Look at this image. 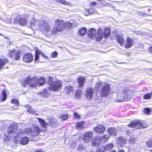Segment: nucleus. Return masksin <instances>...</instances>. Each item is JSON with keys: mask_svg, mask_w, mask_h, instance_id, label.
Wrapping results in <instances>:
<instances>
[{"mask_svg": "<svg viewBox=\"0 0 152 152\" xmlns=\"http://www.w3.org/2000/svg\"><path fill=\"white\" fill-rule=\"evenodd\" d=\"M116 94L117 96V98L115 99L116 102L127 101L132 98L131 91L127 88H124Z\"/></svg>", "mask_w": 152, "mask_h": 152, "instance_id": "f257e3e1", "label": "nucleus"}, {"mask_svg": "<svg viewBox=\"0 0 152 152\" xmlns=\"http://www.w3.org/2000/svg\"><path fill=\"white\" fill-rule=\"evenodd\" d=\"M110 34V29L109 28H106L103 30L99 28L97 31V34L96 37V40L100 41L102 39L104 35V37L107 38Z\"/></svg>", "mask_w": 152, "mask_h": 152, "instance_id": "f03ea898", "label": "nucleus"}, {"mask_svg": "<svg viewBox=\"0 0 152 152\" xmlns=\"http://www.w3.org/2000/svg\"><path fill=\"white\" fill-rule=\"evenodd\" d=\"M40 132V129L38 126L36 124H34L33 125V129L27 128L25 130L24 133L30 134L31 136L35 137L38 135Z\"/></svg>", "mask_w": 152, "mask_h": 152, "instance_id": "7ed1b4c3", "label": "nucleus"}, {"mask_svg": "<svg viewBox=\"0 0 152 152\" xmlns=\"http://www.w3.org/2000/svg\"><path fill=\"white\" fill-rule=\"evenodd\" d=\"M49 88L50 90L56 91L61 87L62 85L59 80H58L53 81V79L51 77L49 78Z\"/></svg>", "mask_w": 152, "mask_h": 152, "instance_id": "20e7f679", "label": "nucleus"}, {"mask_svg": "<svg viewBox=\"0 0 152 152\" xmlns=\"http://www.w3.org/2000/svg\"><path fill=\"white\" fill-rule=\"evenodd\" d=\"M38 79L36 77L32 79L29 78L27 80L25 81L24 83L23 84V86L26 87L27 85H29L30 87H36L38 84Z\"/></svg>", "mask_w": 152, "mask_h": 152, "instance_id": "39448f33", "label": "nucleus"}, {"mask_svg": "<svg viewBox=\"0 0 152 152\" xmlns=\"http://www.w3.org/2000/svg\"><path fill=\"white\" fill-rule=\"evenodd\" d=\"M102 87L100 91L101 95L103 97L107 96L110 91V85L109 84L103 83L102 84Z\"/></svg>", "mask_w": 152, "mask_h": 152, "instance_id": "423d86ee", "label": "nucleus"}, {"mask_svg": "<svg viewBox=\"0 0 152 152\" xmlns=\"http://www.w3.org/2000/svg\"><path fill=\"white\" fill-rule=\"evenodd\" d=\"M65 23L62 20L57 19L55 21V28L57 31H61L64 30Z\"/></svg>", "mask_w": 152, "mask_h": 152, "instance_id": "0eeeda50", "label": "nucleus"}, {"mask_svg": "<svg viewBox=\"0 0 152 152\" xmlns=\"http://www.w3.org/2000/svg\"><path fill=\"white\" fill-rule=\"evenodd\" d=\"M39 26L41 29L43 30L44 32H50L51 33H52L51 27L45 21L40 20L39 22Z\"/></svg>", "mask_w": 152, "mask_h": 152, "instance_id": "6e6552de", "label": "nucleus"}, {"mask_svg": "<svg viewBox=\"0 0 152 152\" xmlns=\"http://www.w3.org/2000/svg\"><path fill=\"white\" fill-rule=\"evenodd\" d=\"M93 136V134L92 132L88 131L86 132L84 134L83 137L81 138L80 140H82L84 142H86L88 141L91 139Z\"/></svg>", "mask_w": 152, "mask_h": 152, "instance_id": "1a4fd4ad", "label": "nucleus"}, {"mask_svg": "<svg viewBox=\"0 0 152 152\" xmlns=\"http://www.w3.org/2000/svg\"><path fill=\"white\" fill-rule=\"evenodd\" d=\"M86 96L88 100H91L94 94V90L91 87H89L86 88Z\"/></svg>", "mask_w": 152, "mask_h": 152, "instance_id": "9d476101", "label": "nucleus"}, {"mask_svg": "<svg viewBox=\"0 0 152 152\" xmlns=\"http://www.w3.org/2000/svg\"><path fill=\"white\" fill-rule=\"evenodd\" d=\"M20 51L16 50L15 49H13L10 51L9 55L11 57L15 56V59L16 60H18L19 59L20 56Z\"/></svg>", "mask_w": 152, "mask_h": 152, "instance_id": "9b49d317", "label": "nucleus"}, {"mask_svg": "<svg viewBox=\"0 0 152 152\" xmlns=\"http://www.w3.org/2000/svg\"><path fill=\"white\" fill-rule=\"evenodd\" d=\"M130 127H134L136 129L142 128L141 121L139 120L131 122L128 126Z\"/></svg>", "mask_w": 152, "mask_h": 152, "instance_id": "f8f14e48", "label": "nucleus"}, {"mask_svg": "<svg viewBox=\"0 0 152 152\" xmlns=\"http://www.w3.org/2000/svg\"><path fill=\"white\" fill-rule=\"evenodd\" d=\"M18 128L17 125L15 124H11L7 129V133L9 134L14 133L16 132Z\"/></svg>", "mask_w": 152, "mask_h": 152, "instance_id": "ddd939ff", "label": "nucleus"}, {"mask_svg": "<svg viewBox=\"0 0 152 152\" xmlns=\"http://www.w3.org/2000/svg\"><path fill=\"white\" fill-rule=\"evenodd\" d=\"M33 59V56L31 53H28L23 56V60L26 62H30L32 61Z\"/></svg>", "mask_w": 152, "mask_h": 152, "instance_id": "4468645a", "label": "nucleus"}, {"mask_svg": "<svg viewBox=\"0 0 152 152\" xmlns=\"http://www.w3.org/2000/svg\"><path fill=\"white\" fill-rule=\"evenodd\" d=\"M101 142V137H100L96 136L94 137L92 142V145L94 146H97L99 145Z\"/></svg>", "mask_w": 152, "mask_h": 152, "instance_id": "2eb2a0df", "label": "nucleus"}, {"mask_svg": "<svg viewBox=\"0 0 152 152\" xmlns=\"http://www.w3.org/2000/svg\"><path fill=\"white\" fill-rule=\"evenodd\" d=\"M134 42L133 39L129 37H128L126 39L125 47L126 48H131L133 45Z\"/></svg>", "mask_w": 152, "mask_h": 152, "instance_id": "dca6fc26", "label": "nucleus"}, {"mask_svg": "<svg viewBox=\"0 0 152 152\" xmlns=\"http://www.w3.org/2000/svg\"><path fill=\"white\" fill-rule=\"evenodd\" d=\"M23 134V129H20L18 133L15 134L14 138V142L15 143H18L17 142L19 141L20 137L22 136Z\"/></svg>", "mask_w": 152, "mask_h": 152, "instance_id": "f3484780", "label": "nucleus"}, {"mask_svg": "<svg viewBox=\"0 0 152 152\" xmlns=\"http://www.w3.org/2000/svg\"><path fill=\"white\" fill-rule=\"evenodd\" d=\"M95 132L99 133H102L105 129V128L103 125H99L94 128Z\"/></svg>", "mask_w": 152, "mask_h": 152, "instance_id": "a211bd4d", "label": "nucleus"}, {"mask_svg": "<svg viewBox=\"0 0 152 152\" xmlns=\"http://www.w3.org/2000/svg\"><path fill=\"white\" fill-rule=\"evenodd\" d=\"M127 142V141L125 139L122 137H120L118 138L117 140V144L118 145V147L123 146V145L126 143Z\"/></svg>", "mask_w": 152, "mask_h": 152, "instance_id": "6ab92c4d", "label": "nucleus"}, {"mask_svg": "<svg viewBox=\"0 0 152 152\" xmlns=\"http://www.w3.org/2000/svg\"><path fill=\"white\" fill-rule=\"evenodd\" d=\"M123 35L122 34H116V39L118 43L121 45H122L124 42V40L123 38Z\"/></svg>", "mask_w": 152, "mask_h": 152, "instance_id": "aec40b11", "label": "nucleus"}, {"mask_svg": "<svg viewBox=\"0 0 152 152\" xmlns=\"http://www.w3.org/2000/svg\"><path fill=\"white\" fill-rule=\"evenodd\" d=\"M96 31L94 28L90 29L89 30L88 34L91 39H94L96 35Z\"/></svg>", "mask_w": 152, "mask_h": 152, "instance_id": "412c9836", "label": "nucleus"}, {"mask_svg": "<svg viewBox=\"0 0 152 152\" xmlns=\"http://www.w3.org/2000/svg\"><path fill=\"white\" fill-rule=\"evenodd\" d=\"M37 118L38 119L40 124L42 127L43 128H46L47 126L48 125V123H46L44 120L39 118Z\"/></svg>", "mask_w": 152, "mask_h": 152, "instance_id": "4be33fe9", "label": "nucleus"}, {"mask_svg": "<svg viewBox=\"0 0 152 152\" xmlns=\"http://www.w3.org/2000/svg\"><path fill=\"white\" fill-rule=\"evenodd\" d=\"M41 54V55L42 56H43L45 58H46V56L44 55L43 53L40 52L39 50H36V54H35V61H37V62H39V61H38V60L39 58V55Z\"/></svg>", "mask_w": 152, "mask_h": 152, "instance_id": "5701e85b", "label": "nucleus"}, {"mask_svg": "<svg viewBox=\"0 0 152 152\" xmlns=\"http://www.w3.org/2000/svg\"><path fill=\"white\" fill-rule=\"evenodd\" d=\"M8 60L7 58H0V69L4 67L6 64L8 63Z\"/></svg>", "mask_w": 152, "mask_h": 152, "instance_id": "b1692460", "label": "nucleus"}, {"mask_svg": "<svg viewBox=\"0 0 152 152\" xmlns=\"http://www.w3.org/2000/svg\"><path fill=\"white\" fill-rule=\"evenodd\" d=\"M29 141V139L27 137H23L22 138L20 141V143L22 145H25L28 143Z\"/></svg>", "mask_w": 152, "mask_h": 152, "instance_id": "393cba45", "label": "nucleus"}, {"mask_svg": "<svg viewBox=\"0 0 152 152\" xmlns=\"http://www.w3.org/2000/svg\"><path fill=\"white\" fill-rule=\"evenodd\" d=\"M48 122V125L52 127H56L57 126L56 123L53 119L49 120Z\"/></svg>", "mask_w": 152, "mask_h": 152, "instance_id": "a878e982", "label": "nucleus"}, {"mask_svg": "<svg viewBox=\"0 0 152 152\" xmlns=\"http://www.w3.org/2000/svg\"><path fill=\"white\" fill-rule=\"evenodd\" d=\"M2 98L1 95H0V102L1 101L3 102L6 100L7 98V95L6 92L4 90L3 91L2 93Z\"/></svg>", "mask_w": 152, "mask_h": 152, "instance_id": "bb28decb", "label": "nucleus"}, {"mask_svg": "<svg viewBox=\"0 0 152 152\" xmlns=\"http://www.w3.org/2000/svg\"><path fill=\"white\" fill-rule=\"evenodd\" d=\"M40 21V20L38 21L36 19H35L34 18L30 22V26H34L36 25H38L39 26V22Z\"/></svg>", "mask_w": 152, "mask_h": 152, "instance_id": "cd10ccee", "label": "nucleus"}, {"mask_svg": "<svg viewBox=\"0 0 152 152\" xmlns=\"http://www.w3.org/2000/svg\"><path fill=\"white\" fill-rule=\"evenodd\" d=\"M27 22V20L24 18H20L19 20L18 23L21 26L26 25Z\"/></svg>", "mask_w": 152, "mask_h": 152, "instance_id": "c85d7f7f", "label": "nucleus"}, {"mask_svg": "<svg viewBox=\"0 0 152 152\" xmlns=\"http://www.w3.org/2000/svg\"><path fill=\"white\" fill-rule=\"evenodd\" d=\"M85 80L84 77H79L78 79L79 86L80 87H82L83 85L84 82Z\"/></svg>", "mask_w": 152, "mask_h": 152, "instance_id": "c756f323", "label": "nucleus"}, {"mask_svg": "<svg viewBox=\"0 0 152 152\" xmlns=\"http://www.w3.org/2000/svg\"><path fill=\"white\" fill-rule=\"evenodd\" d=\"M86 32V29L85 28H81L79 32V34L81 36L84 35Z\"/></svg>", "mask_w": 152, "mask_h": 152, "instance_id": "7c9ffc66", "label": "nucleus"}, {"mask_svg": "<svg viewBox=\"0 0 152 152\" xmlns=\"http://www.w3.org/2000/svg\"><path fill=\"white\" fill-rule=\"evenodd\" d=\"M107 131L110 134H113L115 135L116 130L114 128H109L107 129Z\"/></svg>", "mask_w": 152, "mask_h": 152, "instance_id": "2f4dec72", "label": "nucleus"}, {"mask_svg": "<svg viewBox=\"0 0 152 152\" xmlns=\"http://www.w3.org/2000/svg\"><path fill=\"white\" fill-rule=\"evenodd\" d=\"M38 84L40 85H42L44 84L45 83V79L44 78L41 77L39 79H38Z\"/></svg>", "mask_w": 152, "mask_h": 152, "instance_id": "473e14b6", "label": "nucleus"}, {"mask_svg": "<svg viewBox=\"0 0 152 152\" xmlns=\"http://www.w3.org/2000/svg\"><path fill=\"white\" fill-rule=\"evenodd\" d=\"M72 20H71L69 22H67L66 23V25L69 27H71L72 26H76L77 24L75 22V23L74 24L72 23Z\"/></svg>", "mask_w": 152, "mask_h": 152, "instance_id": "72a5a7b5", "label": "nucleus"}, {"mask_svg": "<svg viewBox=\"0 0 152 152\" xmlns=\"http://www.w3.org/2000/svg\"><path fill=\"white\" fill-rule=\"evenodd\" d=\"M109 136L108 135H104L101 137V141L103 143L106 142L108 141Z\"/></svg>", "mask_w": 152, "mask_h": 152, "instance_id": "f704fd0d", "label": "nucleus"}, {"mask_svg": "<svg viewBox=\"0 0 152 152\" xmlns=\"http://www.w3.org/2000/svg\"><path fill=\"white\" fill-rule=\"evenodd\" d=\"M113 146V144L110 143L107 144L104 147L105 151L110 150L112 149Z\"/></svg>", "mask_w": 152, "mask_h": 152, "instance_id": "c9c22d12", "label": "nucleus"}, {"mask_svg": "<svg viewBox=\"0 0 152 152\" xmlns=\"http://www.w3.org/2000/svg\"><path fill=\"white\" fill-rule=\"evenodd\" d=\"M146 145L148 148L152 147V137L149 138L146 143Z\"/></svg>", "mask_w": 152, "mask_h": 152, "instance_id": "e433bc0d", "label": "nucleus"}, {"mask_svg": "<svg viewBox=\"0 0 152 152\" xmlns=\"http://www.w3.org/2000/svg\"><path fill=\"white\" fill-rule=\"evenodd\" d=\"M129 142H130V143L132 144L136 143L137 142L136 138L133 137H130L129 140Z\"/></svg>", "mask_w": 152, "mask_h": 152, "instance_id": "4c0bfd02", "label": "nucleus"}, {"mask_svg": "<svg viewBox=\"0 0 152 152\" xmlns=\"http://www.w3.org/2000/svg\"><path fill=\"white\" fill-rule=\"evenodd\" d=\"M60 116V118L62 121L66 120L68 117V115L67 114L61 115Z\"/></svg>", "mask_w": 152, "mask_h": 152, "instance_id": "58836bf2", "label": "nucleus"}, {"mask_svg": "<svg viewBox=\"0 0 152 152\" xmlns=\"http://www.w3.org/2000/svg\"><path fill=\"white\" fill-rule=\"evenodd\" d=\"M84 122H79L77 124V128L80 129H81L83 128V125Z\"/></svg>", "mask_w": 152, "mask_h": 152, "instance_id": "ea45409f", "label": "nucleus"}, {"mask_svg": "<svg viewBox=\"0 0 152 152\" xmlns=\"http://www.w3.org/2000/svg\"><path fill=\"white\" fill-rule=\"evenodd\" d=\"M58 55V53L56 51H54L52 52L51 54V57L52 58L57 57Z\"/></svg>", "mask_w": 152, "mask_h": 152, "instance_id": "a19ab883", "label": "nucleus"}, {"mask_svg": "<svg viewBox=\"0 0 152 152\" xmlns=\"http://www.w3.org/2000/svg\"><path fill=\"white\" fill-rule=\"evenodd\" d=\"M151 94L149 93H147L145 94L143 96V98L144 99H149L151 97Z\"/></svg>", "mask_w": 152, "mask_h": 152, "instance_id": "79ce46f5", "label": "nucleus"}, {"mask_svg": "<svg viewBox=\"0 0 152 152\" xmlns=\"http://www.w3.org/2000/svg\"><path fill=\"white\" fill-rule=\"evenodd\" d=\"M104 147H99L97 150L96 152H104Z\"/></svg>", "mask_w": 152, "mask_h": 152, "instance_id": "37998d69", "label": "nucleus"}, {"mask_svg": "<svg viewBox=\"0 0 152 152\" xmlns=\"http://www.w3.org/2000/svg\"><path fill=\"white\" fill-rule=\"evenodd\" d=\"M83 148V144H79L78 145L77 148L78 151H81Z\"/></svg>", "mask_w": 152, "mask_h": 152, "instance_id": "c03bdc74", "label": "nucleus"}, {"mask_svg": "<svg viewBox=\"0 0 152 152\" xmlns=\"http://www.w3.org/2000/svg\"><path fill=\"white\" fill-rule=\"evenodd\" d=\"M144 112L145 114H148L150 113L151 110L149 108H145Z\"/></svg>", "mask_w": 152, "mask_h": 152, "instance_id": "a18cd8bd", "label": "nucleus"}, {"mask_svg": "<svg viewBox=\"0 0 152 152\" xmlns=\"http://www.w3.org/2000/svg\"><path fill=\"white\" fill-rule=\"evenodd\" d=\"M12 103L15 104L17 106L19 105V102L16 99H13L11 102Z\"/></svg>", "mask_w": 152, "mask_h": 152, "instance_id": "49530a36", "label": "nucleus"}, {"mask_svg": "<svg viewBox=\"0 0 152 152\" xmlns=\"http://www.w3.org/2000/svg\"><path fill=\"white\" fill-rule=\"evenodd\" d=\"M28 111L30 113L32 114H35V113L36 112L34 110L32 109L31 108H30L28 110Z\"/></svg>", "mask_w": 152, "mask_h": 152, "instance_id": "de8ad7c7", "label": "nucleus"}, {"mask_svg": "<svg viewBox=\"0 0 152 152\" xmlns=\"http://www.w3.org/2000/svg\"><path fill=\"white\" fill-rule=\"evenodd\" d=\"M141 126H142V128H146L148 126V125L143 122H141Z\"/></svg>", "mask_w": 152, "mask_h": 152, "instance_id": "09e8293b", "label": "nucleus"}, {"mask_svg": "<svg viewBox=\"0 0 152 152\" xmlns=\"http://www.w3.org/2000/svg\"><path fill=\"white\" fill-rule=\"evenodd\" d=\"M42 94L44 96L46 97L48 95L49 93L48 92L45 91H44V92Z\"/></svg>", "mask_w": 152, "mask_h": 152, "instance_id": "8fccbe9b", "label": "nucleus"}, {"mask_svg": "<svg viewBox=\"0 0 152 152\" xmlns=\"http://www.w3.org/2000/svg\"><path fill=\"white\" fill-rule=\"evenodd\" d=\"M59 1L63 4L64 5H66L68 4V3L66 1L64 0H60Z\"/></svg>", "mask_w": 152, "mask_h": 152, "instance_id": "3c124183", "label": "nucleus"}, {"mask_svg": "<svg viewBox=\"0 0 152 152\" xmlns=\"http://www.w3.org/2000/svg\"><path fill=\"white\" fill-rule=\"evenodd\" d=\"M84 14L86 16H88L90 15L89 11L87 10H86L84 12Z\"/></svg>", "mask_w": 152, "mask_h": 152, "instance_id": "603ef678", "label": "nucleus"}, {"mask_svg": "<svg viewBox=\"0 0 152 152\" xmlns=\"http://www.w3.org/2000/svg\"><path fill=\"white\" fill-rule=\"evenodd\" d=\"M94 10L93 9H90L88 10L90 14L93 13L94 12Z\"/></svg>", "mask_w": 152, "mask_h": 152, "instance_id": "864d4df0", "label": "nucleus"}, {"mask_svg": "<svg viewBox=\"0 0 152 152\" xmlns=\"http://www.w3.org/2000/svg\"><path fill=\"white\" fill-rule=\"evenodd\" d=\"M74 116L77 118H80V116L76 113H74Z\"/></svg>", "mask_w": 152, "mask_h": 152, "instance_id": "5fc2aeb1", "label": "nucleus"}, {"mask_svg": "<svg viewBox=\"0 0 152 152\" xmlns=\"http://www.w3.org/2000/svg\"><path fill=\"white\" fill-rule=\"evenodd\" d=\"M101 84H102V83H97L96 84V88L97 89H98L99 87L100 86V85H101Z\"/></svg>", "mask_w": 152, "mask_h": 152, "instance_id": "6e6d98bb", "label": "nucleus"}, {"mask_svg": "<svg viewBox=\"0 0 152 152\" xmlns=\"http://www.w3.org/2000/svg\"><path fill=\"white\" fill-rule=\"evenodd\" d=\"M118 152H124V150L122 148H121L119 147L118 148Z\"/></svg>", "mask_w": 152, "mask_h": 152, "instance_id": "4d7b16f0", "label": "nucleus"}, {"mask_svg": "<svg viewBox=\"0 0 152 152\" xmlns=\"http://www.w3.org/2000/svg\"><path fill=\"white\" fill-rule=\"evenodd\" d=\"M148 49L149 52L151 53H152V46L150 47Z\"/></svg>", "mask_w": 152, "mask_h": 152, "instance_id": "13d9d810", "label": "nucleus"}, {"mask_svg": "<svg viewBox=\"0 0 152 152\" xmlns=\"http://www.w3.org/2000/svg\"><path fill=\"white\" fill-rule=\"evenodd\" d=\"M25 107L27 109H28V110L31 107L29 105H26L25 106Z\"/></svg>", "mask_w": 152, "mask_h": 152, "instance_id": "bf43d9fd", "label": "nucleus"}, {"mask_svg": "<svg viewBox=\"0 0 152 152\" xmlns=\"http://www.w3.org/2000/svg\"><path fill=\"white\" fill-rule=\"evenodd\" d=\"M96 2H91L90 3V4L91 5H94L96 4Z\"/></svg>", "mask_w": 152, "mask_h": 152, "instance_id": "052dcab7", "label": "nucleus"}, {"mask_svg": "<svg viewBox=\"0 0 152 152\" xmlns=\"http://www.w3.org/2000/svg\"><path fill=\"white\" fill-rule=\"evenodd\" d=\"M35 152H43V151L40 150H38L36 151Z\"/></svg>", "mask_w": 152, "mask_h": 152, "instance_id": "680f3d73", "label": "nucleus"}, {"mask_svg": "<svg viewBox=\"0 0 152 152\" xmlns=\"http://www.w3.org/2000/svg\"><path fill=\"white\" fill-rule=\"evenodd\" d=\"M72 23H73L74 24H75V22L77 24V22H76V21H75V20H72Z\"/></svg>", "mask_w": 152, "mask_h": 152, "instance_id": "e2e57ef3", "label": "nucleus"}, {"mask_svg": "<svg viewBox=\"0 0 152 152\" xmlns=\"http://www.w3.org/2000/svg\"><path fill=\"white\" fill-rule=\"evenodd\" d=\"M0 35L4 36L2 34H0Z\"/></svg>", "mask_w": 152, "mask_h": 152, "instance_id": "0e129e2a", "label": "nucleus"}, {"mask_svg": "<svg viewBox=\"0 0 152 152\" xmlns=\"http://www.w3.org/2000/svg\"><path fill=\"white\" fill-rule=\"evenodd\" d=\"M151 95H152V91L151 92Z\"/></svg>", "mask_w": 152, "mask_h": 152, "instance_id": "69168bd1", "label": "nucleus"}, {"mask_svg": "<svg viewBox=\"0 0 152 152\" xmlns=\"http://www.w3.org/2000/svg\"><path fill=\"white\" fill-rule=\"evenodd\" d=\"M4 38H7V37H4Z\"/></svg>", "mask_w": 152, "mask_h": 152, "instance_id": "338daca9", "label": "nucleus"}, {"mask_svg": "<svg viewBox=\"0 0 152 152\" xmlns=\"http://www.w3.org/2000/svg\"><path fill=\"white\" fill-rule=\"evenodd\" d=\"M151 152H152V150L151 151Z\"/></svg>", "mask_w": 152, "mask_h": 152, "instance_id": "774afa93", "label": "nucleus"}]
</instances>
